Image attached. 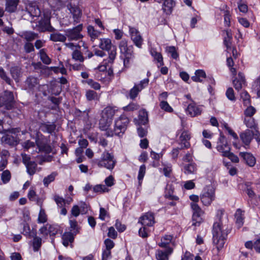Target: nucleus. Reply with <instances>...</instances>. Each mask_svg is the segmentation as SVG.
<instances>
[{"label":"nucleus","instance_id":"f257e3e1","mask_svg":"<svg viewBox=\"0 0 260 260\" xmlns=\"http://www.w3.org/2000/svg\"><path fill=\"white\" fill-rule=\"evenodd\" d=\"M223 212V210L217 211L216 214L217 220L214 223L212 229L213 243L216 245L218 250L223 247L229 233V231L225 228V225H223L221 221Z\"/></svg>","mask_w":260,"mask_h":260},{"label":"nucleus","instance_id":"f03ea898","mask_svg":"<svg viewBox=\"0 0 260 260\" xmlns=\"http://www.w3.org/2000/svg\"><path fill=\"white\" fill-rule=\"evenodd\" d=\"M93 163L100 168H104L112 171L114 168L117 161L113 153L107 150L104 151L100 158L93 160Z\"/></svg>","mask_w":260,"mask_h":260},{"label":"nucleus","instance_id":"7ed1b4c3","mask_svg":"<svg viewBox=\"0 0 260 260\" xmlns=\"http://www.w3.org/2000/svg\"><path fill=\"white\" fill-rule=\"evenodd\" d=\"M99 46L102 50L108 51L109 62H112L116 55V47L112 45L111 40L108 38L101 39Z\"/></svg>","mask_w":260,"mask_h":260},{"label":"nucleus","instance_id":"20e7f679","mask_svg":"<svg viewBox=\"0 0 260 260\" xmlns=\"http://www.w3.org/2000/svg\"><path fill=\"white\" fill-rule=\"evenodd\" d=\"M200 199L205 206H208L215 199V189L212 186H207L200 195Z\"/></svg>","mask_w":260,"mask_h":260},{"label":"nucleus","instance_id":"39448f33","mask_svg":"<svg viewBox=\"0 0 260 260\" xmlns=\"http://www.w3.org/2000/svg\"><path fill=\"white\" fill-rule=\"evenodd\" d=\"M83 29V24H80L77 26L65 30L66 39L68 38L70 41H78L82 39L83 35L81 34Z\"/></svg>","mask_w":260,"mask_h":260},{"label":"nucleus","instance_id":"423d86ee","mask_svg":"<svg viewBox=\"0 0 260 260\" xmlns=\"http://www.w3.org/2000/svg\"><path fill=\"white\" fill-rule=\"evenodd\" d=\"M38 22V31L40 32L45 31L54 32L56 31V29L51 24L50 17L47 14H44L43 17H42Z\"/></svg>","mask_w":260,"mask_h":260},{"label":"nucleus","instance_id":"0eeeda50","mask_svg":"<svg viewBox=\"0 0 260 260\" xmlns=\"http://www.w3.org/2000/svg\"><path fill=\"white\" fill-rule=\"evenodd\" d=\"M4 106L7 110H11L14 107L15 100L14 94L12 91L6 90L3 93L0 94Z\"/></svg>","mask_w":260,"mask_h":260},{"label":"nucleus","instance_id":"6e6552de","mask_svg":"<svg viewBox=\"0 0 260 260\" xmlns=\"http://www.w3.org/2000/svg\"><path fill=\"white\" fill-rule=\"evenodd\" d=\"M149 82V79L146 78L141 81L139 84H135L134 86L129 90V98L132 100H135L138 96L139 93L148 86Z\"/></svg>","mask_w":260,"mask_h":260},{"label":"nucleus","instance_id":"1a4fd4ad","mask_svg":"<svg viewBox=\"0 0 260 260\" xmlns=\"http://www.w3.org/2000/svg\"><path fill=\"white\" fill-rule=\"evenodd\" d=\"M190 206L193 210L192 225L195 226H199L202 221L201 216L203 214V212L197 203H191Z\"/></svg>","mask_w":260,"mask_h":260},{"label":"nucleus","instance_id":"9d476101","mask_svg":"<svg viewBox=\"0 0 260 260\" xmlns=\"http://www.w3.org/2000/svg\"><path fill=\"white\" fill-rule=\"evenodd\" d=\"M68 8L73 16V23L74 25L80 22L82 16V12L81 9L75 5L70 4Z\"/></svg>","mask_w":260,"mask_h":260},{"label":"nucleus","instance_id":"9b49d317","mask_svg":"<svg viewBox=\"0 0 260 260\" xmlns=\"http://www.w3.org/2000/svg\"><path fill=\"white\" fill-rule=\"evenodd\" d=\"M36 144L39 152L50 153L52 151V147L48 143L47 139L45 138L37 139Z\"/></svg>","mask_w":260,"mask_h":260},{"label":"nucleus","instance_id":"f8f14e48","mask_svg":"<svg viewBox=\"0 0 260 260\" xmlns=\"http://www.w3.org/2000/svg\"><path fill=\"white\" fill-rule=\"evenodd\" d=\"M119 47L120 52L123 54L125 57L127 58H132L133 57V46H127V42L126 40L121 41L119 44Z\"/></svg>","mask_w":260,"mask_h":260},{"label":"nucleus","instance_id":"ddd939ff","mask_svg":"<svg viewBox=\"0 0 260 260\" xmlns=\"http://www.w3.org/2000/svg\"><path fill=\"white\" fill-rule=\"evenodd\" d=\"M39 85V79L33 76H28L24 81L25 89L30 91H34Z\"/></svg>","mask_w":260,"mask_h":260},{"label":"nucleus","instance_id":"4468645a","mask_svg":"<svg viewBox=\"0 0 260 260\" xmlns=\"http://www.w3.org/2000/svg\"><path fill=\"white\" fill-rule=\"evenodd\" d=\"M26 11L32 17H39L41 16V11L36 2L29 3L25 7Z\"/></svg>","mask_w":260,"mask_h":260},{"label":"nucleus","instance_id":"2eb2a0df","mask_svg":"<svg viewBox=\"0 0 260 260\" xmlns=\"http://www.w3.org/2000/svg\"><path fill=\"white\" fill-rule=\"evenodd\" d=\"M126 129V127L115 123L114 129H111V130L108 131L105 133V135L108 137H113L114 135L120 137L123 135Z\"/></svg>","mask_w":260,"mask_h":260},{"label":"nucleus","instance_id":"dca6fc26","mask_svg":"<svg viewBox=\"0 0 260 260\" xmlns=\"http://www.w3.org/2000/svg\"><path fill=\"white\" fill-rule=\"evenodd\" d=\"M233 84L236 90H240L243 85L246 84V79L244 74L242 72H239L238 74V78H236L233 80Z\"/></svg>","mask_w":260,"mask_h":260},{"label":"nucleus","instance_id":"f3484780","mask_svg":"<svg viewBox=\"0 0 260 260\" xmlns=\"http://www.w3.org/2000/svg\"><path fill=\"white\" fill-rule=\"evenodd\" d=\"M139 222H140L141 224L145 226H152L154 223V217L153 214L151 212L146 213L144 215L140 217Z\"/></svg>","mask_w":260,"mask_h":260},{"label":"nucleus","instance_id":"a211bd4d","mask_svg":"<svg viewBox=\"0 0 260 260\" xmlns=\"http://www.w3.org/2000/svg\"><path fill=\"white\" fill-rule=\"evenodd\" d=\"M129 32L131 35V39L134 44L138 47H141L143 39L140 36L139 32L135 28H130Z\"/></svg>","mask_w":260,"mask_h":260},{"label":"nucleus","instance_id":"6ab92c4d","mask_svg":"<svg viewBox=\"0 0 260 260\" xmlns=\"http://www.w3.org/2000/svg\"><path fill=\"white\" fill-rule=\"evenodd\" d=\"M239 156L249 167H253L256 162V159L253 155L248 152H240Z\"/></svg>","mask_w":260,"mask_h":260},{"label":"nucleus","instance_id":"aec40b11","mask_svg":"<svg viewBox=\"0 0 260 260\" xmlns=\"http://www.w3.org/2000/svg\"><path fill=\"white\" fill-rule=\"evenodd\" d=\"M186 111L190 116L195 117L201 115L202 110L200 107L197 106L194 102H192V103L189 104Z\"/></svg>","mask_w":260,"mask_h":260},{"label":"nucleus","instance_id":"412c9836","mask_svg":"<svg viewBox=\"0 0 260 260\" xmlns=\"http://www.w3.org/2000/svg\"><path fill=\"white\" fill-rule=\"evenodd\" d=\"M19 0H6L5 11L9 13L16 12Z\"/></svg>","mask_w":260,"mask_h":260},{"label":"nucleus","instance_id":"4be33fe9","mask_svg":"<svg viewBox=\"0 0 260 260\" xmlns=\"http://www.w3.org/2000/svg\"><path fill=\"white\" fill-rule=\"evenodd\" d=\"M173 237L171 235H166L162 237L161 239V242L158 244V245L162 247L165 248L167 250L169 248H173L174 246V243L172 242Z\"/></svg>","mask_w":260,"mask_h":260},{"label":"nucleus","instance_id":"5701e85b","mask_svg":"<svg viewBox=\"0 0 260 260\" xmlns=\"http://www.w3.org/2000/svg\"><path fill=\"white\" fill-rule=\"evenodd\" d=\"M40 128L43 132L52 134L56 129V125L53 122H42L40 124Z\"/></svg>","mask_w":260,"mask_h":260},{"label":"nucleus","instance_id":"b1692460","mask_svg":"<svg viewBox=\"0 0 260 260\" xmlns=\"http://www.w3.org/2000/svg\"><path fill=\"white\" fill-rule=\"evenodd\" d=\"M226 32V36L223 39V44L226 48V52L229 53L232 47V34L230 29L224 30Z\"/></svg>","mask_w":260,"mask_h":260},{"label":"nucleus","instance_id":"393cba45","mask_svg":"<svg viewBox=\"0 0 260 260\" xmlns=\"http://www.w3.org/2000/svg\"><path fill=\"white\" fill-rule=\"evenodd\" d=\"M240 137L243 143L246 146H249L253 139L252 131L246 129L244 132L240 135Z\"/></svg>","mask_w":260,"mask_h":260},{"label":"nucleus","instance_id":"a878e982","mask_svg":"<svg viewBox=\"0 0 260 260\" xmlns=\"http://www.w3.org/2000/svg\"><path fill=\"white\" fill-rule=\"evenodd\" d=\"M10 73L15 81L19 82L22 76L21 69L18 66L12 67L10 69Z\"/></svg>","mask_w":260,"mask_h":260},{"label":"nucleus","instance_id":"bb28decb","mask_svg":"<svg viewBox=\"0 0 260 260\" xmlns=\"http://www.w3.org/2000/svg\"><path fill=\"white\" fill-rule=\"evenodd\" d=\"M27 42H30L39 38V34L32 31H25L19 35Z\"/></svg>","mask_w":260,"mask_h":260},{"label":"nucleus","instance_id":"cd10ccee","mask_svg":"<svg viewBox=\"0 0 260 260\" xmlns=\"http://www.w3.org/2000/svg\"><path fill=\"white\" fill-rule=\"evenodd\" d=\"M112 121L109 119L105 118L102 115L101 119L99 120V127L102 131H106V133L108 131L111 130L109 128Z\"/></svg>","mask_w":260,"mask_h":260},{"label":"nucleus","instance_id":"c85d7f7f","mask_svg":"<svg viewBox=\"0 0 260 260\" xmlns=\"http://www.w3.org/2000/svg\"><path fill=\"white\" fill-rule=\"evenodd\" d=\"M173 250V248H169L165 250H158L156 257L157 260H169V256L172 253Z\"/></svg>","mask_w":260,"mask_h":260},{"label":"nucleus","instance_id":"c756f323","mask_svg":"<svg viewBox=\"0 0 260 260\" xmlns=\"http://www.w3.org/2000/svg\"><path fill=\"white\" fill-rule=\"evenodd\" d=\"M175 5L174 0H164L162 4V9L167 15H170Z\"/></svg>","mask_w":260,"mask_h":260},{"label":"nucleus","instance_id":"7c9ffc66","mask_svg":"<svg viewBox=\"0 0 260 260\" xmlns=\"http://www.w3.org/2000/svg\"><path fill=\"white\" fill-rule=\"evenodd\" d=\"M190 139V134L188 132L184 131L181 136H180L179 139L181 141L180 145L182 146L183 147L188 148L190 147V143L188 141Z\"/></svg>","mask_w":260,"mask_h":260},{"label":"nucleus","instance_id":"2f4dec72","mask_svg":"<svg viewBox=\"0 0 260 260\" xmlns=\"http://www.w3.org/2000/svg\"><path fill=\"white\" fill-rule=\"evenodd\" d=\"M116 110L110 106L105 108L102 113V115L105 118L112 121L113 117L115 114Z\"/></svg>","mask_w":260,"mask_h":260},{"label":"nucleus","instance_id":"473e14b6","mask_svg":"<svg viewBox=\"0 0 260 260\" xmlns=\"http://www.w3.org/2000/svg\"><path fill=\"white\" fill-rule=\"evenodd\" d=\"M50 35L49 39L53 42H65L66 41V35L61 34L58 32H52Z\"/></svg>","mask_w":260,"mask_h":260},{"label":"nucleus","instance_id":"72a5a7b5","mask_svg":"<svg viewBox=\"0 0 260 260\" xmlns=\"http://www.w3.org/2000/svg\"><path fill=\"white\" fill-rule=\"evenodd\" d=\"M23 234L29 238H32L37 235V230L32 229L31 230L30 229L29 225L27 223L23 224Z\"/></svg>","mask_w":260,"mask_h":260},{"label":"nucleus","instance_id":"f704fd0d","mask_svg":"<svg viewBox=\"0 0 260 260\" xmlns=\"http://www.w3.org/2000/svg\"><path fill=\"white\" fill-rule=\"evenodd\" d=\"M244 211L241 209H238L237 210L235 216L236 218V224L238 228H241L243 224L244 221Z\"/></svg>","mask_w":260,"mask_h":260},{"label":"nucleus","instance_id":"c9c22d12","mask_svg":"<svg viewBox=\"0 0 260 260\" xmlns=\"http://www.w3.org/2000/svg\"><path fill=\"white\" fill-rule=\"evenodd\" d=\"M62 239L63 245L67 247L69 245V243H71L74 241V235L71 232H66L62 235Z\"/></svg>","mask_w":260,"mask_h":260},{"label":"nucleus","instance_id":"e433bc0d","mask_svg":"<svg viewBox=\"0 0 260 260\" xmlns=\"http://www.w3.org/2000/svg\"><path fill=\"white\" fill-rule=\"evenodd\" d=\"M184 172L186 174L194 173L197 171V166L195 163L190 162L187 164H183Z\"/></svg>","mask_w":260,"mask_h":260},{"label":"nucleus","instance_id":"4c0bfd02","mask_svg":"<svg viewBox=\"0 0 260 260\" xmlns=\"http://www.w3.org/2000/svg\"><path fill=\"white\" fill-rule=\"evenodd\" d=\"M87 33L92 41H94L101 34L100 31L95 30L91 25H89L87 27Z\"/></svg>","mask_w":260,"mask_h":260},{"label":"nucleus","instance_id":"58836bf2","mask_svg":"<svg viewBox=\"0 0 260 260\" xmlns=\"http://www.w3.org/2000/svg\"><path fill=\"white\" fill-rule=\"evenodd\" d=\"M38 54L40 56V59L44 64H49L51 62V59L47 54L45 49H40Z\"/></svg>","mask_w":260,"mask_h":260},{"label":"nucleus","instance_id":"ea45409f","mask_svg":"<svg viewBox=\"0 0 260 260\" xmlns=\"http://www.w3.org/2000/svg\"><path fill=\"white\" fill-rule=\"evenodd\" d=\"M27 173L30 175H34L37 171V164L35 161H32L26 164Z\"/></svg>","mask_w":260,"mask_h":260},{"label":"nucleus","instance_id":"a19ab883","mask_svg":"<svg viewBox=\"0 0 260 260\" xmlns=\"http://www.w3.org/2000/svg\"><path fill=\"white\" fill-rule=\"evenodd\" d=\"M139 123L145 125L148 121L147 112L144 110H141L139 111Z\"/></svg>","mask_w":260,"mask_h":260},{"label":"nucleus","instance_id":"79ce46f5","mask_svg":"<svg viewBox=\"0 0 260 260\" xmlns=\"http://www.w3.org/2000/svg\"><path fill=\"white\" fill-rule=\"evenodd\" d=\"M32 240V246L35 251H38L41 247L42 245V239L38 237L37 235L35 236H33Z\"/></svg>","mask_w":260,"mask_h":260},{"label":"nucleus","instance_id":"37998d69","mask_svg":"<svg viewBox=\"0 0 260 260\" xmlns=\"http://www.w3.org/2000/svg\"><path fill=\"white\" fill-rule=\"evenodd\" d=\"M57 175V173L56 172H53L49 175L45 177L43 179L44 185L45 187H48L49 184L55 180V178Z\"/></svg>","mask_w":260,"mask_h":260},{"label":"nucleus","instance_id":"c03bdc74","mask_svg":"<svg viewBox=\"0 0 260 260\" xmlns=\"http://www.w3.org/2000/svg\"><path fill=\"white\" fill-rule=\"evenodd\" d=\"M129 122V120L125 115H121L115 121V123L119 124L121 126H124L127 128V126Z\"/></svg>","mask_w":260,"mask_h":260},{"label":"nucleus","instance_id":"a18cd8bd","mask_svg":"<svg viewBox=\"0 0 260 260\" xmlns=\"http://www.w3.org/2000/svg\"><path fill=\"white\" fill-rule=\"evenodd\" d=\"M0 78L6 82L9 85H11L13 81L8 76L6 72L2 67H0Z\"/></svg>","mask_w":260,"mask_h":260},{"label":"nucleus","instance_id":"49530a36","mask_svg":"<svg viewBox=\"0 0 260 260\" xmlns=\"http://www.w3.org/2000/svg\"><path fill=\"white\" fill-rule=\"evenodd\" d=\"M252 90L258 98H260V77H258L253 83Z\"/></svg>","mask_w":260,"mask_h":260},{"label":"nucleus","instance_id":"de8ad7c7","mask_svg":"<svg viewBox=\"0 0 260 260\" xmlns=\"http://www.w3.org/2000/svg\"><path fill=\"white\" fill-rule=\"evenodd\" d=\"M244 123L247 127L254 129L257 128V126L255 123V121L252 117H245L244 119Z\"/></svg>","mask_w":260,"mask_h":260},{"label":"nucleus","instance_id":"09e8293b","mask_svg":"<svg viewBox=\"0 0 260 260\" xmlns=\"http://www.w3.org/2000/svg\"><path fill=\"white\" fill-rule=\"evenodd\" d=\"M72 55L73 59L75 60L79 61L81 62H83L84 60V58L81 52L78 49L75 50L73 52Z\"/></svg>","mask_w":260,"mask_h":260},{"label":"nucleus","instance_id":"8fccbe9b","mask_svg":"<svg viewBox=\"0 0 260 260\" xmlns=\"http://www.w3.org/2000/svg\"><path fill=\"white\" fill-rule=\"evenodd\" d=\"M216 148L219 152L222 153L223 156L224 154L226 153L225 152H229L231 150V148L227 143H225V144H218Z\"/></svg>","mask_w":260,"mask_h":260},{"label":"nucleus","instance_id":"3c124183","mask_svg":"<svg viewBox=\"0 0 260 260\" xmlns=\"http://www.w3.org/2000/svg\"><path fill=\"white\" fill-rule=\"evenodd\" d=\"M47 221V215L45 213L44 209L41 208L38 216V222L43 223Z\"/></svg>","mask_w":260,"mask_h":260},{"label":"nucleus","instance_id":"603ef678","mask_svg":"<svg viewBox=\"0 0 260 260\" xmlns=\"http://www.w3.org/2000/svg\"><path fill=\"white\" fill-rule=\"evenodd\" d=\"M241 98L243 99V103L246 106L250 104V96L246 91H243L241 93Z\"/></svg>","mask_w":260,"mask_h":260},{"label":"nucleus","instance_id":"864d4df0","mask_svg":"<svg viewBox=\"0 0 260 260\" xmlns=\"http://www.w3.org/2000/svg\"><path fill=\"white\" fill-rule=\"evenodd\" d=\"M11 175L10 172L6 170L4 171L1 175V179L4 184L8 183L11 179Z\"/></svg>","mask_w":260,"mask_h":260},{"label":"nucleus","instance_id":"5fc2aeb1","mask_svg":"<svg viewBox=\"0 0 260 260\" xmlns=\"http://www.w3.org/2000/svg\"><path fill=\"white\" fill-rule=\"evenodd\" d=\"M49 229V234L50 237H53L56 235L59 230V226L57 225L49 224L48 226Z\"/></svg>","mask_w":260,"mask_h":260},{"label":"nucleus","instance_id":"6e6d98bb","mask_svg":"<svg viewBox=\"0 0 260 260\" xmlns=\"http://www.w3.org/2000/svg\"><path fill=\"white\" fill-rule=\"evenodd\" d=\"M139 108V105L137 103H131L127 106L124 107L123 109L124 111H134L138 110Z\"/></svg>","mask_w":260,"mask_h":260},{"label":"nucleus","instance_id":"4d7b16f0","mask_svg":"<svg viewBox=\"0 0 260 260\" xmlns=\"http://www.w3.org/2000/svg\"><path fill=\"white\" fill-rule=\"evenodd\" d=\"M166 51L171 54L172 57L174 59H176L179 56V54L174 46L167 47L166 48Z\"/></svg>","mask_w":260,"mask_h":260},{"label":"nucleus","instance_id":"13d9d810","mask_svg":"<svg viewBox=\"0 0 260 260\" xmlns=\"http://www.w3.org/2000/svg\"><path fill=\"white\" fill-rule=\"evenodd\" d=\"M159 106L161 109L165 110L166 112H172L173 111V108L166 101L162 100L159 104Z\"/></svg>","mask_w":260,"mask_h":260},{"label":"nucleus","instance_id":"bf43d9fd","mask_svg":"<svg viewBox=\"0 0 260 260\" xmlns=\"http://www.w3.org/2000/svg\"><path fill=\"white\" fill-rule=\"evenodd\" d=\"M86 96L88 101L95 100L98 99L97 93L91 90H89L86 91Z\"/></svg>","mask_w":260,"mask_h":260},{"label":"nucleus","instance_id":"052dcab7","mask_svg":"<svg viewBox=\"0 0 260 260\" xmlns=\"http://www.w3.org/2000/svg\"><path fill=\"white\" fill-rule=\"evenodd\" d=\"M224 23L225 26L230 27L231 26V17L230 12L229 11H223Z\"/></svg>","mask_w":260,"mask_h":260},{"label":"nucleus","instance_id":"680f3d73","mask_svg":"<svg viewBox=\"0 0 260 260\" xmlns=\"http://www.w3.org/2000/svg\"><path fill=\"white\" fill-rule=\"evenodd\" d=\"M93 191L95 192L102 193L104 192H108L109 189L106 187L105 185L99 184L96 185L93 188Z\"/></svg>","mask_w":260,"mask_h":260},{"label":"nucleus","instance_id":"e2e57ef3","mask_svg":"<svg viewBox=\"0 0 260 260\" xmlns=\"http://www.w3.org/2000/svg\"><path fill=\"white\" fill-rule=\"evenodd\" d=\"M225 152L226 153L224 154V156L228 157L233 162L237 163L239 162V159L237 155L230 151Z\"/></svg>","mask_w":260,"mask_h":260},{"label":"nucleus","instance_id":"0e129e2a","mask_svg":"<svg viewBox=\"0 0 260 260\" xmlns=\"http://www.w3.org/2000/svg\"><path fill=\"white\" fill-rule=\"evenodd\" d=\"M24 50L25 53H29L31 52L35 51L34 46L32 43L27 42L24 45Z\"/></svg>","mask_w":260,"mask_h":260},{"label":"nucleus","instance_id":"69168bd1","mask_svg":"<svg viewBox=\"0 0 260 260\" xmlns=\"http://www.w3.org/2000/svg\"><path fill=\"white\" fill-rule=\"evenodd\" d=\"M54 200L56 203L57 204V205H58V206L60 208H62L65 204V200L63 198L59 196L57 194L54 195Z\"/></svg>","mask_w":260,"mask_h":260},{"label":"nucleus","instance_id":"338daca9","mask_svg":"<svg viewBox=\"0 0 260 260\" xmlns=\"http://www.w3.org/2000/svg\"><path fill=\"white\" fill-rule=\"evenodd\" d=\"M146 172V166L145 165H142L140 166L139 171V174L138 176V179L139 180V183H140V181H141L145 174Z\"/></svg>","mask_w":260,"mask_h":260},{"label":"nucleus","instance_id":"774afa93","mask_svg":"<svg viewBox=\"0 0 260 260\" xmlns=\"http://www.w3.org/2000/svg\"><path fill=\"white\" fill-rule=\"evenodd\" d=\"M86 82L92 88L94 89L95 90H99L101 88V85L100 84L94 81H93L92 79H88Z\"/></svg>","mask_w":260,"mask_h":260}]
</instances>
